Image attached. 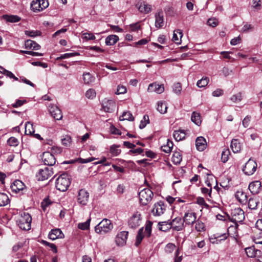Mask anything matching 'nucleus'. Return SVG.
<instances>
[{"mask_svg":"<svg viewBox=\"0 0 262 262\" xmlns=\"http://www.w3.org/2000/svg\"><path fill=\"white\" fill-rule=\"evenodd\" d=\"M229 220L234 224V226L231 225L228 228V231L234 230L236 233L238 227V223H242L245 219L244 211L239 207L231 209V215L229 216Z\"/></svg>","mask_w":262,"mask_h":262,"instance_id":"nucleus-1","label":"nucleus"},{"mask_svg":"<svg viewBox=\"0 0 262 262\" xmlns=\"http://www.w3.org/2000/svg\"><path fill=\"white\" fill-rule=\"evenodd\" d=\"M71 177L67 173H63L56 179L55 186L60 191H66L71 184Z\"/></svg>","mask_w":262,"mask_h":262,"instance_id":"nucleus-2","label":"nucleus"},{"mask_svg":"<svg viewBox=\"0 0 262 262\" xmlns=\"http://www.w3.org/2000/svg\"><path fill=\"white\" fill-rule=\"evenodd\" d=\"M113 227V225L110 220L104 219L95 226V230L97 233L103 234L110 232Z\"/></svg>","mask_w":262,"mask_h":262,"instance_id":"nucleus-3","label":"nucleus"},{"mask_svg":"<svg viewBox=\"0 0 262 262\" xmlns=\"http://www.w3.org/2000/svg\"><path fill=\"white\" fill-rule=\"evenodd\" d=\"M32 217L28 213L24 212L16 221L18 226L23 230H29L31 228Z\"/></svg>","mask_w":262,"mask_h":262,"instance_id":"nucleus-4","label":"nucleus"},{"mask_svg":"<svg viewBox=\"0 0 262 262\" xmlns=\"http://www.w3.org/2000/svg\"><path fill=\"white\" fill-rule=\"evenodd\" d=\"M139 202L141 205L145 206L151 201L154 193L149 188H144L138 193Z\"/></svg>","mask_w":262,"mask_h":262,"instance_id":"nucleus-5","label":"nucleus"},{"mask_svg":"<svg viewBox=\"0 0 262 262\" xmlns=\"http://www.w3.org/2000/svg\"><path fill=\"white\" fill-rule=\"evenodd\" d=\"M142 223V217L139 211L135 212L128 219V225L130 228L136 229Z\"/></svg>","mask_w":262,"mask_h":262,"instance_id":"nucleus-6","label":"nucleus"},{"mask_svg":"<svg viewBox=\"0 0 262 262\" xmlns=\"http://www.w3.org/2000/svg\"><path fill=\"white\" fill-rule=\"evenodd\" d=\"M48 6V0H33L30 5L31 9L34 12L41 11Z\"/></svg>","mask_w":262,"mask_h":262,"instance_id":"nucleus-7","label":"nucleus"},{"mask_svg":"<svg viewBox=\"0 0 262 262\" xmlns=\"http://www.w3.org/2000/svg\"><path fill=\"white\" fill-rule=\"evenodd\" d=\"M257 168L256 162L250 159L245 164L243 169V172L247 176H251L254 173Z\"/></svg>","mask_w":262,"mask_h":262,"instance_id":"nucleus-8","label":"nucleus"},{"mask_svg":"<svg viewBox=\"0 0 262 262\" xmlns=\"http://www.w3.org/2000/svg\"><path fill=\"white\" fill-rule=\"evenodd\" d=\"M41 159L43 163L48 166H53L56 163L55 155L49 151H46L42 154Z\"/></svg>","mask_w":262,"mask_h":262,"instance_id":"nucleus-9","label":"nucleus"},{"mask_svg":"<svg viewBox=\"0 0 262 262\" xmlns=\"http://www.w3.org/2000/svg\"><path fill=\"white\" fill-rule=\"evenodd\" d=\"M89 199V193L84 189L79 190L77 195L78 203L82 206L87 204Z\"/></svg>","mask_w":262,"mask_h":262,"instance_id":"nucleus-10","label":"nucleus"},{"mask_svg":"<svg viewBox=\"0 0 262 262\" xmlns=\"http://www.w3.org/2000/svg\"><path fill=\"white\" fill-rule=\"evenodd\" d=\"M52 168L45 167L43 169H40L36 176L39 181L47 180L53 174Z\"/></svg>","mask_w":262,"mask_h":262,"instance_id":"nucleus-11","label":"nucleus"},{"mask_svg":"<svg viewBox=\"0 0 262 262\" xmlns=\"http://www.w3.org/2000/svg\"><path fill=\"white\" fill-rule=\"evenodd\" d=\"M48 109L51 115L55 119L60 120L62 118L61 111L57 106L51 104L49 105Z\"/></svg>","mask_w":262,"mask_h":262,"instance_id":"nucleus-12","label":"nucleus"},{"mask_svg":"<svg viewBox=\"0 0 262 262\" xmlns=\"http://www.w3.org/2000/svg\"><path fill=\"white\" fill-rule=\"evenodd\" d=\"M165 209L164 203L162 201H159L154 204L152 213L155 216H160L164 213Z\"/></svg>","mask_w":262,"mask_h":262,"instance_id":"nucleus-13","label":"nucleus"},{"mask_svg":"<svg viewBox=\"0 0 262 262\" xmlns=\"http://www.w3.org/2000/svg\"><path fill=\"white\" fill-rule=\"evenodd\" d=\"M128 233L127 231H123L117 234L116 236L115 242L118 246H122L126 244Z\"/></svg>","mask_w":262,"mask_h":262,"instance_id":"nucleus-14","label":"nucleus"},{"mask_svg":"<svg viewBox=\"0 0 262 262\" xmlns=\"http://www.w3.org/2000/svg\"><path fill=\"white\" fill-rule=\"evenodd\" d=\"M25 187L24 183L19 180H15L11 185L12 191L16 193L23 191Z\"/></svg>","mask_w":262,"mask_h":262,"instance_id":"nucleus-15","label":"nucleus"},{"mask_svg":"<svg viewBox=\"0 0 262 262\" xmlns=\"http://www.w3.org/2000/svg\"><path fill=\"white\" fill-rule=\"evenodd\" d=\"M171 227L176 231H181L184 228V221L180 217H177L170 222Z\"/></svg>","mask_w":262,"mask_h":262,"instance_id":"nucleus-16","label":"nucleus"},{"mask_svg":"<svg viewBox=\"0 0 262 262\" xmlns=\"http://www.w3.org/2000/svg\"><path fill=\"white\" fill-rule=\"evenodd\" d=\"M136 7L142 13L147 14L151 11V7L144 1L138 2Z\"/></svg>","mask_w":262,"mask_h":262,"instance_id":"nucleus-17","label":"nucleus"},{"mask_svg":"<svg viewBox=\"0 0 262 262\" xmlns=\"http://www.w3.org/2000/svg\"><path fill=\"white\" fill-rule=\"evenodd\" d=\"M196 213L193 212H188L185 213L183 217L184 223L187 225H192L196 221Z\"/></svg>","mask_w":262,"mask_h":262,"instance_id":"nucleus-18","label":"nucleus"},{"mask_svg":"<svg viewBox=\"0 0 262 262\" xmlns=\"http://www.w3.org/2000/svg\"><path fill=\"white\" fill-rule=\"evenodd\" d=\"M164 91L163 84H158L156 83H152L148 85L147 91L148 92H156L157 94H161Z\"/></svg>","mask_w":262,"mask_h":262,"instance_id":"nucleus-19","label":"nucleus"},{"mask_svg":"<svg viewBox=\"0 0 262 262\" xmlns=\"http://www.w3.org/2000/svg\"><path fill=\"white\" fill-rule=\"evenodd\" d=\"M102 106L105 112L112 113L114 111L116 105L113 100H106L102 102Z\"/></svg>","mask_w":262,"mask_h":262,"instance_id":"nucleus-20","label":"nucleus"},{"mask_svg":"<svg viewBox=\"0 0 262 262\" xmlns=\"http://www.w3.org/2000/svg\"><path fill=\"white\" fill-rule=\"evenodd\" d=\"M246 253L249 257H259L260 256L261 251L256 249L254 246H251L245 249Z\"/></svg>","mask_w":262,"mask_h":262,"instance_id":"nucleus-21","label":"nucleus"},{"mask_svg":"<svg viewBox=\"0 0 262 262\" xmlns=\"http://www.w3.org/2000/svg\"><path fill=\"white\" fill-rule=\"evenodd\" d=\"M195 146L198 150L203 151L207 147L206 139L202 136L198 137L195 140Z\"/></svg>","mask_w":262,"mask_h":262,"instance_id":"nucleus-22","label":"nucleus"},{"mask_svg":"<svg viewBox=\"0 0 262 262\" xmlns=\"http://www.w3.org/2000/svg\"><path fill=\"white\" fill-rule=\"evenodd\" d=\"M261 189V183L258 181L252 182L249 185V190L254 194L259 193Z\"/></svg>","mask_w":262,"mask_h":262,"instance_id":"nucleus-23","label":"nucleus"},{"mask_svg":"<svg viewBox=\"0 0 262 262\" xmlns=\"http://www.w3.org/2000/svg\"><path fill=\"white\" fill-rule=\"evenodd\" d=\"M49 238L52 240H55L57 238H62L64 234L60 229H52L48 235Z\"/></svg>","mask_w":262,"mask_h":262,"instance_id":"nucleus-24","label":"nucleus"},{"mask_svg":"<svg viewBox=\"0 0 262 262\" xmlns=\"http://www.w3.org/2000/svg\"><path fill=\"white\" fill-rule=\"evenodd\" d=\"M155 18L156 27L158 28L162 27L164 24V16L162 11H160L156 13Z\"/></svg>","mask_w":262,"mask_h":262,"instance_id":"nucleus-25","label":"nucleus"},{"mask_svg":"<svg viewBox=\"0 0 262 262\" xmlns=\"http://www.w3.org/2000/svg\"><path fill=\"white\" fill-rule=\"evenodd\" d=\"M235 196L239 203L245 204L247 202L248 197L246 193L242 191H237Z\"/></svg>","mask_w":262,"mask_h":262,"instance_id":"nucleus-26","label":"nucleus"},{"mask_svg":"<svg viewBox=\"0 0 262 262\" xmlns=\"http://www.w3.org/2000/svg\"><path fill=\"white\" fill-rule=\"evenodd\" d=\"M183 36L182 30L177 29L173 31L172 40L177 44H180L181 42V38Z\"/></svg>","mask_w":262,"mask_h":262,"instance_id":"nucleus-27","label":"nucleus"},{"mask_svg":"<svg viewBox=\"0 0 262 262\" xmlns=\"http://www.w3.org/2000/svg\"><path fill=\"white\" fill-rule=\"evenodd\" d=\"M25 48L27 49H32L34 50H38L40 48V46L36 42L31 40H27L25 43Z\"/></svg>","mask_w":262,"mask_h":262,"instance_id":"nucleus-28","label":"nucleus"},{"mask_svg":"<svg viewBox=\"0 0 262 262\" xmlns=\"http://www.w3.org/2000/svg\"><path fill=\"white\" fill-rule=\"evenodd\" d=\"M230 147L234 153L239 152L241 149V143L237 139H232L231 141Z\"/></svg>","mask_w":262,"mask_h":262,"instance_id":"nucleus-29","label":"nucleus"},{"mask_svg":"<svg viewBox=\"0 0 262 262\" xmlns=\"http://www.w3.org/2000/svg\"><path fill=\"white\" fill-rule=\"evenodd\" d=\"M185 132L184 130H175L173 132V136L177 141H180L185 139Z\"/></svg>","mask_w":262,"mask_h":262,"instance_id":"nucleus-30","label":"nucleus"},{"mask_svg":"<svg viewBox=\"0 0 262 262\" xmlns=\"http://www.w3.org/2000/svg\"><path fill=\"white\" fill-rule=\"evenodd\" d=\"M159 230L166 232L172 228L170 222L165 221L161 222L158 223Z\"/></svg>","mask_w":262,"mask_h":262,"instance_id":"nucleus-31","label":"nucleus"},{"mask_svg":"<svg viewBox=\"0 0 262 262\" xmlns=\"http://www.w3.org/2000/svg\"><path fill=\"white\" fill-rule=\"evenodd\" d=\"M119 40V37L116 35H111L108 36L105 39V44L107 46H113L115 45Z\"/></svg>","mask_w":262,"mask_h":262,"instance_id":"nucleus-32","label":"nucleus"},{"mask_svg":"<svg viewBox=\"0 0 262 262\" xmlns=\"http://www.w3.org/2000/svg\"><path fill=\"white\" fill-rule=\"evenodd\" d=\"M191 121L196 125L199 126L202 122L201 116L200 113L193 112L191 117Z\"/></svg>","mask_w":262,"mask_h":262,"instance_id":"nucleus-33","label":"nucleus"},{"mask_svg":"<svg viewBox=\"0 0 262 262\" xmlns=\"http://www.w3.org/2000/svg\"><path fill=\"white\" fill-rule=\"evenodd\" d=\"M82 76L84 83L86 84H89L95 81V77L90 73H84Z\"/></svg>","mask_w":262,"mask_h":262,"instance_id":"nucleus-34","label":"nucleus"},{"mask_svg":"<svg viewBox=\"0 0 262 262\" xmlns=\"http://www.w3.org/2000/svg\"><path fill=\"white\" fill-rule=\"evenodd\" d=\"M119 120L120 121H133L134 120V117L133 116L132 114L130 112L126 111L124 112L122 115L120 116Z\"/></svg>","mask_w":262,"mask_h":262,"instance_id":"nucleus-35","label":"nucleus"},{"mask_svg":"<svg viewBox=\"0 0 262 262\" xmlns=\"http://www.w3.org/2000/svg\"><path fill=\"white\" fill-rule=\"evenodd\" d=\"M9 202L8 196L5 193L0 192V207L5 206Z\"/></svg>","mask_w":262,"mask_h":262,"instance_id":"nucleus-36","label":"nucleus"},{"mask_svg":"<svg viewBox=\"0 0 262 262\" xmlns=\"http://www.w3.org/2000/svg\"><path fill=\"white\" fill-rule=\"evenodd\" d=\"M3 17L6 21L9 23H17L20 20V18L17 15H4Z\"/></svg>","mask_w":262,"mask_h":262,"instance_id":"nucleus-37","label":"nucleus"},{"mask_svg":"<svg viewBox=\"0 0 262 262\" xmlns=\"http://www.w3.org/2000/svg\"><path fill=\"white\" fill-rule=\"evenodd\" d=\"M173 146V142L169 140H167L166 145L161 146V150L165 153H169L171 151Z\"/></svg>","mask_w":262,"mask_h":262,"instance_id":"nucleus-38","label":"nucleus"},{"mask_svg":"<svg viewBox=\"0 0 262 262\" xmlns=\"http://www.w3.org/2000/svg\"><path fill=\"white\" fill-rule=\"evenodd\" d=\"M182 159V155L179 151H176L173 154L172 157V161L174 164L178 165L179 164Z\"/></svg>","mask_w":262,"mask_h":262,"instance_id":"nucleus-39","label":"nucleus"},{"mask_svg":"<svg viewBox=\"0 0 262 262\" xmlns=\"http://www.w3.org/2000/svg\"><path fill=\"white\" fill-rule=\"evenodd\" d=\"M259 201L255 198H250L248 201V207L250 209H256Z\"/></svg>","mask_w":262,"mask_h":262,"instance_id":"nucleus-40","label":"nucleus"},{"mask_svg":"<svg viewBox=\"0 0 262 262\" xmlns=\"http://www.w3.org/2000/svg\"><path fill=\"white\" fill-rule=\"evenodd\" d=\"M157 109L161 114H165L167 112V106L165 102H159Z\"/></svg>","mask_w":262,"mask_h":262,"instance_id":"nucleus-41","label":"nucleus"},{"mask_svg":"<svg viewBox=\"0 0 262 262\" xmlns=\"http://www.w3.org/2000/svg\"><path fill=\"white\" fill-rule=\"evenodd\" d=\"M143 228H141L139 229L138 232V234L136 237V241L135 243V245L138 247L140 243H141L144 236H143Z\"/></svg>","mask_w":262,"mask_h":262,"instance_id":"nucleus-42","label":"nucleus"},{"mask_svg":"<svg viewBox=\"0 0 262 262\" xmlns=\"http://www.w3.org/2000/svg\"><path fill=\"white\" fill-rule=\"evenodd\" d=\"M230 155V150L228 148H225L222 151L221 156V160L223 163L226 162L229 159Z\"/></svg>","mask_w":262,"mask_h":262,"instance_id":"nucleus-43","label":"nucleus"},{"mask_svg":"<svg viewBox=\"0 0 262 262\" xmlns=\"http://www.w3.org/2000/svg\"><path fill=\"white\" fill-rule=\"evenodd\" d=\"M62 144L65 146H70L72 143V139L70 136L65 135L61 138Z\"/></svg>","mask_w":262,"mask_h":262,"instance_id":"nucleus-44","label":"nucleus"},{"mask_svg":"<svg viewBox=\"0 0 262 262\" xmlns=\"http://www.w3.org/2000/svg\"><path fill=\"white\" fill-rule=\"evenodd\" d=\"M209 81L208 77H203L201 79L198 81L196 85L199 88H204Z\"/></svg>","mask_w":262,"mask_h":262,"instance_id":"nucleus-45","label":"nucleus"},{"mask_svg":"<svg viewBox=\"0 0 262 262\" xmlns=\"http://www.w3.org/2000/svg\"><path fill=\"white\" fill-rule=\"evenodd\" d=\"M119 146L116 145H113L110 147V152L112 155L117 156L121 152V150L119 148Z\"/></svg>","mask_w":262,"mask_h":262,"instance_id":"nucleus-46","label":"nucleus"},{"mask_svg":"<svg viewBox=\"0 0 262 262\" xmlns=\"http://www.w3.org/2000/svg\"><path fill=\"white\" fill-rule=\"evenodd\" d=\"M34 133L32 123L28 122L25 126V133L27 135H31Z\"/></svg>","mask_w":262,"mask_h":262,"instance_id":"nucleus-47","label":"nucleus"},{"mask_svg":"<svg viewBox=\"0 0 262 262\" xmlns=\"http://www.w3.org/2000/svg\"><path fill=\"white\" fill-rule=\"evenodd\" d=\"M79 55V53L78 52H73L69 53H66L61 55L60 56L57 57L56 60H60L62 59L69 58L72 57Z\"/></svg>","mask_w":262,"mask_h":262,"instance_id":"nucleus-48","label":"nucleus"},{"mask_svg":"<svg viewBox=\"0 0 262 262\" xmlns=\"http://www.w3.org/2000/svg\"><path fill=\"white\" fill-rule=\"evenodd\" d=\"M91 222V218L90 217L86 222L84 223H79L78 227L81 230H86L89 228Z\"/></svg>","mask_w":262,"mask_h":262,"instance_id":"nucleus-49","label":"nucleus"},{"mask_svg":"<svg viewBox=\"0 0 262 262\" xmlns=\"http://www.w3.org/2000/svg\"><path fill=\"white\" fill-rule=\"evenodd\" d=\"M149 123V117L147 115H145L143 116V119L141 121L139 125V128L143 129L146 125Z\"/></svg>","mask_w":262,"mask_h":262,"instance_id":"nucleus-50","label":"nucleus"},{"mask_svg":"<svg viewBox=\"0 0 262 262\" xmlns=\"http://www.w3.org/2000/svg\"><path fill=\"white\" fill-rule=\"evenodd\" d=\"M195 229L198 232L204 231V224L202 221L197 220L195 222Z\"/></svg>","mask_w":262,"mask_h":262,"instance_id":"nucleus-51","label":"nucleus"},{"mask_svg":"<svg viewBox=\"0 0 262 262\" xmlns=\"http://www.w3.org/2000/svg\"><path fill=\"white\" fill-rule=\"evenodd\" d=\"M96 92L93 89H89L85 93V96L88 99H93L96 97Z\"/></svg>","mask_w":262,"mask_h":262,"instance_id":"nucleus-52","label":"nucleus"},{"mask_svg":"<svg viewBox=\"0 0 262 262\" xmlns=\"http://www.w3.org/2000/svg\"><path fill=\"white\" fill-rule=\"evenodd\" d=\"M182 91V86L180 83H174L173 85V91L177 95H180Z\"/></svg>","mask_w":262,"mask_h":262,"instance_id":"nucleus-53","label":"nucleus"},{"mask_svg":"<svg viewBox=\"0 0 262 262\" xmlns=\"http://www.w3.org/2000/svg\"><path fill=\"white\" fill-rule=\"evenodd\" d=\"M25 34L30 37H35L40 35L41 33L39 31H25Z\"/></svg>","mask_w":262,"mask_h":262,"instance_id":"nucleus-54","label":"nucleus"},{"mask_svg":"<svg viewBox=\"0 0 262 262\" xmlns=\"http://www.w3.org/2000/svg\"><path fill=\"white\" fill-rule=\"evenodd\" d=\"M7 142L8 144L11 146H16L19 143L17 139L13 137H10Z\"/></svg>","mask_w":262,"mask_h":262,"instance_id":"nucleus-55","label":"nucleus"},{"mask_svg":"<svg viewBox=\"0 0 262 262\" xmlns=\"http://www.w3.org/2000/svg\"><path fill=\"white\" fill-rule=\"evenodd\" d=\"M42 244L45 246H49L51 248V250L54 252L57 253V249L56 248V246L55 244L52 243H50L46 241H42Z\"/></svg>","mask_w":262,"mask_h":262,"instance_id":"nucleus-56","label":"nucleus"},{"mask_svg":"<svg viewBox=\"0 0 262 262\" xmlns=\"http://www.w3.org/2000/svg\"><path fill=\"white\" fill-rule=\"evenodd\" d=\"M219 24V21L217 19L215 18H211L208 19L207 20V24L208 26L215 27H216Z\"/></svg>","mask_w":262,"mask_h":262,"instance_id":"nucleus-57","label":"nucleus"},{"mask_svg":"<svg viewBox=\"0 0 262 262\" xmlns=\"http://www.w3.org/2000/svg\"><path fill=\"white\" fill-rule=\"evenodd\" d=\"M62 151V149L61 147L57 146H53L51 148L50 153H52V155H57L60 154Z\"/></svg>","mask_w":262,"mask_h":262,"instance_id":"nucleus-58","label":"nucleus"},{"mask_svg":"<svg viewBox=\"0 0 262 262\" xmlns=\"http://www.w3.org/2000/svg\"><path fill=\"white\" fill-rule=\"evenodd\" d=\"M176 246L173 244L169 243L166 246L165 251L167 252L171 253L174 250Z\"/></svg>","mask_w":262,"mask_h":262,"instance_id":"nucleus-59","label":"nucleus"},{"mask_svg":"<svg viewBox=\"0 0 262 262\" xmlns=\"http://www.w3.org/2000/svg\"><path fill=\"white\" fill-rule=\"evenodd\" d=\"M196 203L201 205H203L206 208L209 207V205L205 202V201L203 198L199 197L196 199Z\"/></svg>","mask_w":262,"mask_h":262,"instance_id":"nucleus-60","label":"nucleus"},{"mask_svg":"<svg viewBox=\"0 0 262 262\" xmlns=\"http://www.w3.org/2000/svg\"><path fill=\"white\" fill-rule=\"evenodd\" d=\"M253 241L256 244H262V232H259L258 237L254 236Z\"/></svg>","mask_w":262,"mask_h":262,"instance_id":"nucleus-61","label":"nucleus"},{"mask_svg":"<svg viewBox=\"0 0 262 262\" xmlns=\"http://www.w3.org/2000/svg\"><path fill=\"white\" fill-rule=\"evenodd\" d=\"M231 100L233 102H237L241 101L242 100V96L241 94L233 95L231 98Z\"/></svg>","mask_w":262,"mask_h":262,"instance_id":"nucleus-62","label":"nucleus"},{"mask_svg":"<svg viewBox=\"0 0 262 262\" xmlns=\"http://www.w3.org/2000/svg\"><path fill=\"white\" fill-rule=\"evenodd\" d=\"M83 36L86 40H94L96 38L95 35L92 33H85Z\"/></svg>","mask_w":262,"mask_h":262,"instance_id":"nucleus-63","label":"nucleus"},{"mask_svg":"<svg viewBox=\"0 0 262 262\" xmlns=\"http://www.w3.org/2000/svg\"><path fill=\"white\" fill-rule=\"evenodd\" d=\"M126 88L123 85H118L117 90V92L116 94H122L126 93Z\"/></svg>","mask_w":262,"mask_h":262,"instance_id":"nucleus-64","label":"nucleus"}]
</instances>
